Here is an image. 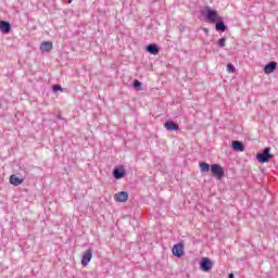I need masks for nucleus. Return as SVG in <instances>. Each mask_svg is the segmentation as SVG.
<instances>
[{
    "mask_svg": "<svg viewBox=\"0 0 278 278\" xmlns=\"http://www.w3.org/2000/svg\"><path fill=\"white\" fill-rule=\"evenodd\" d=\"M11 186H21L25 181V177H17L16 175H11L9 178Z\"/></svg>",
    "mask_w": 278,
    "mask_h": 278,
    "instance_id": "obj_14",
    "label": "nucleus"
},
{
    "mask_svg": "<svg viewBox=\"0 0 278 278\" xmlns=\"http://www.w3.org/2000/svg\"><path fill=\"white\" fill-rule=\"evenodd\" d=\"M178 29L180 33L186 31V26H184L182 24L178 25Z\"/></svg>",
    "mask_w": 278,
    "mask_h": 278,
    "instance_id": "obj_22",
    "label": "nucleus"
},
{
    "mask_svg": "<svg viewBox=\"0 0 278 278\" xmlns=\"http://www.w3.org/2000/svg\"><path fill=\"white\" fill-rule=\"evenodd\" d=\"M213 25H215L216 31H219L220 34H223L229 29L227 27V24H225V20H223L222 16Z\"/></svg>",
    "mask_w": 278,
    "mask_h": 278,
    "instance_id": "obj_5",
    "label": "nucleus"
},
{
    "mask_svg": "<svg viewBox=\"0 0 278 278\" xmlns=\"http://www.w3.org/2000/svg\"><path fill=\"white\" fill-rule=\"evenodd\" d=\"M204 34H210V28H203Z\"/></svg>",
    "mask_w": 278,
    "mask_h": 278,
    "instance_id": "obj_26",
    "label": "nucleus"
},
{
    "mask_svg": "<svg viewBox=\"0 0 278 278\" xmlns=\"http://www.w3.org/2000/svg\"><path fill=\"white\" fill-rule=\"evenodd\" d=\"M39 49H40V51H46V53H49L50 51L53 50V42L43 41V42H41Z\"/></svg>",
    "mask_w": 278,
    "mask_h": 278,
    "instance_id": "obj_15",
    "label": "nucleus"
},
{
    "mask_svg": "<svg viewBox=\"0 0 278 278\" xmlns=\"http://www.w3.org/2000/svg\"><path fill=\"white\" fill-rule=\"evenodd\" d=\"M58 118H59L60 121H64V116H62L61 113L58 114Z\"/></svg>",
    "mask_w": 278,
    "mask_h": 278,
    "instance_id": "obj_25",
    "label": "nucleus"
},
{
    "mask_svg": "<svg viewBox=\"0 0 278 278\" xmlns=\"http://www.w3.org/2000/svg\"><path fill=\"white\" fill-rule=\"evenodd\" d=\"M114 179L118 180V179H123V177H125V175H113Z\"/></svg>",
    "mask_w": 278,
    "mask_h": 278,
    "instance_id": "obj_23",
    "label": "nucleus"
},
{
    "mask_svg": "<svg viewBox=\"0 0 278 278\" xmlns=\"http://www.w3.org/2000/svg\"><path fill=\"white\" fill-rule=\"evenodd\" d=\"M67 3H68V4L73 3V0H67Z\"/></svg>",
    "mask_w": 278,
    "mask_h": 278,
    "instance_id": "obj_28",
    "label": "nucleus"
},
{
    "mask_svg": "<svg viewBox=\"0 0 278 278\" xmlns=\"http://www.w3.org/2000/svg\"><path fill=\"white\" fill-rule=\"evenodd\" d=\"M214 177L217 179V181H220L225 177V175H214Z\"/></svg>",
    "mask_w": 278,
    "mask_h": 278,
    "instance_id": "obj_24",
    "label": "nucleus"
},
{
    "mask_svg": "<svg viewBox=\"0 0 278 278\" xmlns=\"http://www.w3.org/2000/svg\"><path fill=\"white\" fill-rule=\"evenodd\" d=\"M164 128L167 130V131H179V124H177L175 121L173 119H167L165 121L164 123Z\"/></svg>",
    "mask_w": 278,
    "mask_h": 278,
    "instance_id": "obj_7",
    "label": "nucleus"
},
{
    "mask_svg": "<svg viewBox=\"0 0 278 278\" xmlns=\"http://www.w3.org/2000/svg\"><path fill=\"white\" fill-rule=\"evenodd\" d=\"M127 199H129V193H127V191H121L115 194V201H117V203H125Z\"/></svg>",
    "mask_w": 278,
    "mask_h": 278,
    "instance_id": "obj_13",
    "label": "nucleus"
},
{
    "mask_svg": "<svg viewBox=\"0 0 278 278\" xmlns=\"http://www.w3.org/2000/svg\"><path fill=\"white\" fill-rule=\"evenodd\" d=\"M92 261V249L86 250L81 257V266H88Z\"/></svg>",
    "mask_w": 278,
    "mask_h": 278,
    "instance_id": "obj_9",
    "label": "nucleus"
},
{
    "mask_svg": "<svg viewBox=\"0 0 278 278\" xmlns=\"http://www.w3.org/2000/svg\"><path fill=\"white\" fill-rule=\"evenodd\" d=\"M275 155L270 153V147L264 148L261 152L256 154V160L260 164H266L273 160Z\"/></svg>",
    "mask_w": 278,
    "mask_h": 278,
    "instance_id": "obj_2",
    "label": "nucleus"
},
{
    "mask_svg": "<svg viewBox=\"0 0 278 278\" xmlns=\"http://www.w3.org/2000/svg\"><path fill=\"white\" fill-rule=\"evenodd\" d=\"M52 89L53 92H64V88H62V85H53Z\"/></svg>",
    "mask_w": 278,
    "mask_h": 278,
    "instance_id": "obj_20",
    "label": "nucleus"
},
{
    "mask_svg": "<svg viewBox=\"0 0 278 278\" xmlns=\"http://www.w3.org/2000/svg\"><path fill=\"white\" fill-rule=\"evenodd\" d=\"M211 173L212 175H225V167L218 163L211 164Z\"/></svg>",
    "mask_w": 278,
    "mask_h": 278,
    "instance_id": "obj_11",
    "label": "nucleus"
},
{
    "mask_svg": "<svg viewBox=\"0 0 278 278\" xmlns=\"http://www.w3.org/2000/svg\"><path fill=\"white\" fill-rule=\"evenodd\" d=\"M228 278H236V276L233 274H229Z\"/></svg>",
    "mask_w": 278,
    "mask_h": 278,
    "instance_id": "obj_27",
    "label": "nucleus"
},
{
    "mask_svg": "<svg viewBox=\"0 0 278 278\" xmlns=\"http://www.w3.org/2000/svg\"><path fill=\"white\" fill-rule=\"evenodd\" d=\"M227 42V38L226 37H222L217 40V46L219 47V49H224L225 45Z\"/></svg>",
    "mask_w": 278,
    "mask_h": 278,
    "instance_id": "obj_19",
    "label": "nucleus"
},
{
    "mask_svg": "<svg viewBox=\"0 0 278 278\" xmlns=\"http://www.w3.org/2000/svg\"><path fill=\"white\" fill-rule=\"evenodd\" d=\"M201 16L205 18L206 23L212 24H215L220 17V15H218V11L211 9L210 7H204V9L201 11Z\"/></svg>",
    "mask_w": 278,
    "mask_h": 278,
    "instance_id": "obj_1",
    "label": "nucleus"
},
{
    "mask_svg": "<svg viewBox=\"0 0 278 278\" xmlns=\"http://www.w3.org/2000/svg\"><path fill=\"white\" fill-rule=\"evenodd\" d=\"M231 149H232V151H236L237 153H242L245 149L244 142H242L240 140H232Z\"/></svg>",
    "mask_w": 278,
    "mask_h": 278,
    "instance_id": "obj_10",
    "label": "nucleus"
},
{
    "mask_svg": "<svg viewBox=\"0 0 278 278\" xmlns=\"http://www.w3.org/2000/svg\"><path fill=\"white\" fill-rule=\"evenodd\" d=\"M132 88H134V90H137V92H140V90H142V81H140L138 79H134Z\"/></svg>",
    "mask_w": 278,
    "mask_h": 278,
    "instance_id": "obj_18",
    "label": "nucleus"
},
{
    "mask_svg": "<svg viewBox=\"0 0 278 278\" xmlns=\"http://www.w3.org/2000/svg\"><path fill=\"white\" fill-rule=\"evenodd\" d=\"M1 34H10L12 31V24L9 21H0Z\"/></svg>",
    "mask_w": 278,
    "mask_h": 278,
    "instance_id": "obj_12",
    "label": "nucleus"
},
{
    "mask_svg": "<svg viewBox=\"0 0 278 278\" xmlns=\"http://www.w3.org/2000/svg\"><path fill=\"white\" fill-rule=\"evenodd\" d=\"M112 175H127V169L125 165H117L113 168Z\"/></svg>",
    "mask_w": 278,
    "mask_h": 278,
    "instance_id": "obj_16",
    "label": "nucleus"
},
{
    "mask_svg": "<svg viewBox=\"0 0 278 278\" xmlns=\"http://www.w3.org/2000/svg\"><path fill=\"white\" fill-rule=\"evenodd\" d=\"M201 173H210L212 165H210L207 162H200L199 163Z\"/></svg>",
    "mask_w": 278,
    "mask_h": 278,
    "instance_id": "obj_17",
    "label": "nucleus"
},
{
    "mask_svg": "<svg viewBox=\"0 0 278 278\" xmlns=\"http://www.w3.org/2000/svg\"><path fill=\"white\" fill-rule=\"evenodd\" d=\"M184 249H185L184 242H178L174 244V247L172 248V253L174 257H178V258L184 257Z\"/></svg>",
    "mask_w": 278,
    "mask_h": 278,
    "instance_id": "obj_4",
    "label": "nucleus"
},
{
    "mask_svg": "<svg viewBox=\"0 0 278 278\" xmlns=\"http://www.w3.org/2000/svg\"><path fill=\"white\" fill-rule=\"evenodd\" d=\"M227 72L228 73H236V66H233V64L228 63L227 64Z\"/></svg>",
    "mask_w": 278,
    "mask_h": 278,
    "instance_id": "obj_21",
    "label": "nucleus"
},
{
    "mask_svg": "<svg viewBox=\"0 0 278 278\" xmlns=\"http://www.w3.org/2000/svg\"><path fill=\"white\" fill-rule=\"evenodd\" d=\"M147 53H150V55H159L162 48L157 46V43H149L146 46Z\"/></svg>",
    "mask_w": 278,
    "mask_h": 278,
    "instance_id": "obj_6",
    "label": "nucleus"
},
{
    "mask_svg": "<svg viewBox=\"0 0 278 278\" xmlns=\"http://www.w3.org/2000/svg\"><path fill=\"white\" fill-rule=\"evenodd\" d=\"M265 75H270L271 73H275L277 71V62L270 61L268 62L264 68H263Z\"/></svg>",
    "mask_w": 278,
    "mask_h": 278,
    "instance_id": "obj_8",
    "label": "nucleus"
},
{
    "mask_svg": "<svg viewBox=\"0 0 278 278\" xmlns=\"http://www.w3.org/2000/svg\"><path fill=\"white\" fill-rule=\"evenodd\" d=\"M200 268L203 273H210L212 268H214V263L210 260V257H203L200 261Z\"/></svg>",
    "mask_w": 278,
    "mask_h": 278,
    "instance_id": "obj_3",
    "label": "nucleus"
}]
</instances>
